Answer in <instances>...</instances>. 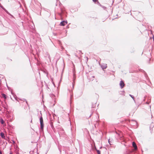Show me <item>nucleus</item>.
<instances>
[{
  "instance_id": "nucleus-1",
  "label": "nucleus",
  "mask_w": 154,
  "mask_h": 154,
  "mask_svg": "<svg viewBox=\"0 0 154 154\" xmlns=\"http://www.w3.org/2000/svg\"><path fill=\"white\" fill-rule=\"evenodd\" d=\"M40 124V128L42 130H43V128H44V123H43V118L42 116H41L39 119Z\"/></svg>"
},
{
  "instance_id": "nucleus-2",
  "label": "nucleus",
  "mask_w": 154,
  "mask_h": 154,
  "mask_svg": "<svg viewBox=\"0 0 154 154\" xmlns=\"http://www.w3.org/2000/svg\"><path fill=\"white\" fill-rule=\"evenodd\" d=\"M67 23V21H63L60 22V25L61 26H64Z\"/></svg>"
},
{
  "instance_id": "nucleus-3",
  "label": "nucleus",
  "mask_w": 154,
  "mask_h": 154,
  "mask_svg": "<svg viewBox=\"0 0 154 154\" xmlns=\"http://www.w3.org/2000/svg\"><path fill=\"white\" fill-rule=\"evenodd\" d=\"M119 85H120V87L121 88H123V87L124 86L125 84H124V82L123 81L121 80L120 81V83H119Z\"/></svg>"
},
{
  "instance_id": "nucleus-4",
  "label": "nucleus",
  "mask_w": 154,
  "mask_h": 154,
  "mask_svg": "<svg viewBox=\"0 0 154 154\" xmlns=\"http://www.w3.org/2000/svg\"><path fill=\"white\" fill-rule=\"evenodd\" d=\"M102 69L103 70L107 67V65L106 64H103V65H101Z\"/></svg>"
},
{
  "instance_id": "nucleus-5",
  "label": "nucleus",
  "mask_w": 154,
  "mask_h": 154,
  "mask_svg": "<svg viewBox=\"0 0 154 154\" xmlns=\"http://www.w3.org/2000/svg\"><path fill=\"white\" fill-rule=\"evenodd\" d=\"M132 145L134 147V149L135 150H136L137 149V146H136V145L135 143L134 142H132Z\"/></svg>"
},
{
  "instance_id": "nucleus-6",
  "label": "nucleus",
  "mask_w": 154,
  "mask_h": 154,
  "mask_svg": "<svg viewBox=\"0 0 154 154\" xmlns=\"http://www.w3.org/2000/svg\"><path fill=\"white\" fill-rule=\"evenodd\" d=\"M45 54L46 55L45 57H48L49 59V60H50L51 59L49 54L48 53H46Z\"/></svg>"
},
{
  "instance_id": "nucleus-7",
  "label": "nucleus",
  "mask_w": 154,
  "mask_h": 154,
  "mask_svg": "<svg viewBox=\"0 0 154 154\" xmlns=\"http://www.w3.org/2000/svg\"><path fill=\"white\" fill-rule=\"evenodd\" d=\"M69 92L70 93V99H71V98H72V97L73 96V93L72 92V90H69Z\"/></svg>"
},
{
  "instance_id": "nucleus-8",
  "label": "nucleus",
  "mask_w": 154,
  "mask_h": 154,
  "mask_svg": "<svg viewBox=\"0 0 154 154\" xmlns=\"http://www.w3.org/2000/svg\"><path fill=\"white\" fill-rule=\"evenodd\" d=\"M1 136L2 137V138H4L5 137V136L4 135V134L3 132H1L0 134Z\"/></svg>"
},
{
  "instance_id": "nucleus-9",
  "label": "nucleus",
  "mask_w": 154,
  "mask_h": 154,
  "mask_svg": "<svg viewBox=\"0 0 154 154\" xmlns=\"http://www.w3.org/2000/svg\"><path fill=\"white\" fill-rule=\"evenodd\" d=\"M129 96L131 97L132 98L133 100L135 101V100H134V97L133 95H132L130 94H129Z\"/></svg>"
},
{
  "instance_id": "nucleus-10",
  "label": "nucleus",
  "mask_w": 154,
  "mask_h": 154,
  "mask_svg": "<svg viewBox=\"0 0 154 154\" xmlns=\"http://www.w3.org/2000/svg\"><path fill=\"white\" fill-rule=\"evenodd\" d=\"M0 122H1V123L2 124H3L4 122V121L2 119H0Z\"/></svg>"
},
{
  "instance_id": "nucleus-11",
  "label": "nucleus",
  "mask_w": 154,
  "mask_h": 154,
  "mask_svg": "<svg viewBox=\"0 0 154 154\" xmlns=\"http://www.w3.org/2000/svg\"><path fill=\"white\" fill-rule=\"evenodd\" d=\"M2 97H4V98H6V95L5 94H2Z\"/></svg>"
},
{
  "instance_id": "nucleus-12",
  "label": "nucleus",
  "mask_w": 154,
  "mask_h": 154,
  "mask_svg": "<svg viewBox=\"0 0 154 154\" xmlns=\"http://www.w3.org/2000/svg\"><path fill=\"white\" fill-rule=\"evenodd\" d=\"M5 11L8 14L11 15L6 10Z\"/></svg>"
},
{
  "instance_id": "nucleus-13",
  "label": "nucleus",
  "mask_w": 154,
  "mask_h": 154,
  "mask_svg": "<svg viewBox=\"0 0 154 154\" xmlns=\"http://www.w3.org/2000/svg\"><path fill=\"white\" fill-rule=\"evenodd\" d=\"M97 153L98 154H100V150H97Z\"/></svg>"
},
{
  "instance_id": "nucleus-14",
  "label": "nucleus",
  "mask_w": 154,
  "mask_h": 154,
  "mask_svg": "<svg viewBox=\"0 0 154 154\" xmlns=\"http://www.w3.org/2000/svg\"><path fill=\"white\" fill-rule=\"evenodd\" d=\"M74 85L73 84V82L72 84V89H73L74 88Z\"/></svg>"
},
{
  "instance_id": "nucleus-15",
  "label": "nucleus",
  "mask_w": 154,
  "mask_h": 154,
  "mask_svg": "<svg viewBox=\"0 0 154 154\" xmlns=\"http://www.w3.org/2000/svg\"><path fill=\"white\" fill-rule=\"evenodd\" d=\"M132 121L134 122H135V124L136 125V124H137V122H136L135 121L133 120H132Z\"/></svg>"
},
{
  "instance_id": "nucleus-16",
  "label": "nucleus",
  "mask_w": 154,
  "mask_h": 154,
  "mask_svg": "<svg viewBox=\"0 0 154 154\" xmlns=\"http://www.w3.org/2000/svg\"><path fill=\"white\" fill-rule=\"evenodd\" d=\"M0 7L2 9H3V8H4L3 7V6L2 5H0Z\"/></svg>"
},
{
  "instance_id": "nucleus-17",
  "label": "nucleus",
  "mask_w": 154,
  "mask_h": 154,
  "mask_svg": "<svg viewBox=\"0 0 154 154\" xmlns=\"http://www.w3.org/2000/svg\"><path fill=\"white\" fill-rule=\"evenodd\" d=\"M92 80H93L94 79V76H92Z\"/></svg>"
},
{
  "instance_id": "nucleus-18",
  "label": "nucleus",
  "mask_w": 154,
  "mask_h": 154,
  "mask_svg": "<svg viewBox=\"0 0 154 154\" xmlns=\"http://www.w3.org/2000/svg\"><path fill=\"white\" fill-rule=\"evenodd\" d=\"M150 103V102H146V104H149V103Z\"/></svg>"
},
{
  "instance_id": "nucleus-19",
  "label": "nucleus",
  "mask_w": 154,
  "mask_h": 154,
  "mask_svg": "<svg viewBox=\"0 0 154 154\" xmlns=\"http://www.w3.org/2000/svg\"><path fill=\"white\" fill-rule=\"evenodd\" d=\"M92 0L94 2H95L97 1V0Z\"/></svg>"
},
{
  "instance_id": "nucleus-20",
  "label": "nucleus",
  "mask_w": 154,
  "mask_h": 154,
  "mask_svg": "<svg viewBox=\"0 0 154 154\" xmlns=\"http://www.w3.org/2000/svg\"><path fill=\"white\" fill-rule=\"evenodd\" d=\"M24 100H25L26 101V103L28 104V103H27V101L26 100V99H24Z\"/></svg>"
},
{
  "instance_id": "nucleus-21",
  "label": "nucleus",
  "mask_w": 154,
  "mask_h": 154,
  "mask_svg": "<svg viewBox=\"0 0 154 154\" xmlns=\"http://www.w3.org/2000/svg\"><path fill=\"white\" fill-rule=\"evenodd\" d=\"M0 154H2V151L0 150Z\"/></svg>"
},
{
  "instance_id": "nucleus-22",
  "label": "nucleus",
  "mask_w": 154,
  "mask_h": 154,
  "mask_svg": "<svg viewBox=\"0 0 154 154\" xmlns=\"http://www.w3.org/2000/svg\"><path fill=\"white\" fill-rule=\"evenodd\" d=\"M3 9L5 11L6 10L5 8H3Z\"/></svg>"
},
{
  "instance_id": "nucleus-23",
  "label": "nucleus",
  "mask_w": 154,
  "mask_h": 154,
  "mask_svg": "<svg viewBox=\"0 0 154 154\" xmlns=\"http://www.w3.org/2000/svg\"><path fill=\"white\" fill-rule=\"evenodd\" d=\"M92 114H91L90 115V116H89V117H90L91 116Z\"/></svg>"
},
{
  "instance_id": "nucleus-24",
  "label": "nucleus",
  "mask_w": 154,
  "mask_h": 154,
  "mask_svg": "<svg viewBox=\"0 0 154 154\" xmlns=\"http://www.w3.org/2000/svg\"><path fill=\"white\" fill-rule=\"evenodd\" d=\"M108 142H109V143L110 144V143L109 141V140H108Z\"/></svg>"
},
{
  "instance_id": "nucleus-25",
  "label": "nucleus",
  "mask_w": 154,
  "mask_h": 154,
  "mask_svg": "<svg viewBox=\"0 0 154 154\" xmlns=\"http://www.w3.org/2000/svg\"><path fill=\"white\" fill-rule=\"evenodd\" d=\"M153 40H154V37H153Z\"/></svg>"
},
{
  "instance_id": "nucleus-26",
  "label": "nucleus",
  "mask_w": 154,
  "mask_h": 154,
  "mask_svg": "<svg viewBox=\"0 0 154 154\" xmlns=\"http://www.w3.org/2000/svg\"><path fill=\"white\" fill-rule=\"evenodd\" d=\"M31 122H32V119H31Z\"/></svg>"
},
{
  "instance_id": "nucleus-27",
  "label": "nucleus",
  "mask_w": 154,
  "mask_h": 154,
  "mask_svg": "<svg viewBox=\"0 0 154 154\" xmlns=\"http://www.w3.org/2000/svg\"><path fill=\"white\" fill-rule=\"evenodd\" d=\"M149 107H150V108H151V106H149Z\"/></svg>"
},
{
  "instance_id": "nucleus-28",
  "label": "nucleus",
  "mask_w": 154,
  "mask_h": 154,
  "mask_svg": "<svg viewBox=\"0 0 154 154\" xmlns=\"http://www.w3.org/2000/svg\"><path fill=\"white\" fill-rule=\"evenodd\" d=\"M10 154H12L11 153H10Z\"/></svg>"
},
{
  "instance_id": "nucleus-29",
  "label": "nucleus",
  "mask_w": 154,
  "mask_h": 154,
  "mask_svg": "<svg viewBox=\"0 0 154 154\" xmlns=\"http://www.w3.org/2000/svg\"><path fill=\"white\" fill-rule=\"evenodd\" d=\"M1 5V4L0 3V5Z\"/></svg>"
}]
</instances>
